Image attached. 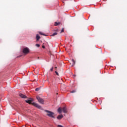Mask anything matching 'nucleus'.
<instances>
[{
    "label": "nucleus",
    "mask_w": 127,
    "mask_h": 127,
    "mask_svg": "<svg viewBox=\"0 0 127 127\" xmlns=\"http://www.w3.org/2000/svg\"><path fill=\"white\" fill-rule=\"evenodd\" d=\"M75 92H76L75 90H73V91H71L70 93H75Z\"/></svg>",
    "instance_id": "17"
},
{
    "label": "nucleus",
    "mask_w": 127,
    "mask_h": 127,
    "mask_svg": "<svg viewBox=\"0 0 127 127\" xmlns=\"http://www.w3.org/2000/svg\"><path fill=\"white\" fill-rule=\"evenodd\" d=\"M42 48H43V49H45V46H42Z\"/></svg>",
    "instance_id": "18"
},
{
    "label": "nucleus",
    "mask_w": 127,
    "mask_h": 127,
    "mask_svg": "<svg viewBox=\"0 0 127 127\" xmlns=\"http://www.w3.org/2000/svg\"><path fill=\"white\" fill-rule=\"evenodd\" d=\"M32 101H33L32 98H29L28 100H25V102L26 103H27V104H31V103H32Z\"/></svg>",
    "instance_id": "6"
},
{
    "label": "nucleus",
    "mask_w": 127,
    "mask_h": 127,
    "mask_svg": "<svg viewBox=\"0 0 127 127\" xmlns=\"http://www.w3.org/2000/svg\"><path fill=\"white\" fill-rule=\"evenodd\" d=\"M39 34H40L41 35H44V36H46V35L43 34V33L42 32H40Z\"/></svg>",
    "instance_id": "12"
},
{
    "label": "nucleus",
    "mask_w": 127,
    "mask_h": 127,
    "mask_svg": "<svg viewBox=\"0 0 127 127\" xmlns=\"http://www.w3.org/2000/svg\"><path fill=\"white\" fill-rule=\"evenodd\" d=\"M61 32H64V29H62V30H61Z\"/></svg>",
    "instance_id": "19"
},
{
    "label": "nucleus",
    "mask_w": 127,
    "mask_h": 127,
    "mask_svg": "<svg viewBox=\"0 0 127 127\" xmlns=\"http://www.w3.org/2000/svg\"><path fill=\"white\" fill-rule=\"evenodd\" d=\"M63 115H59L57 117L58 120H61V119H63Z\"/></svg>",
    "instance_id": "8"
},
{
    "label": "nucleus",
    "mask_w": 127,
    "mask_h": 127,
    "mask_svg": "<svg viewBox=\"0 0 127 127\" xmlns=\"http://www.w3.org/2000/svg\"><path fill=\"white\" fill-rule=\"evenodd\" d=\"M55 73L56 74V75H57V76H59V73H58V72H57L56 71H55Z\"/></svg>",
    "instance_id": "16"
},
{
    "label": "nucleus",
    "mask_w": 127,
    "mask_h": 127,
    "mask_svg": "<svg viewBox=\"0 0 127 127\" xmlns=\"http://www.w3.org/2000/svg\"><path fill=\"white\" fill-rule=\"evenodd\" d=\"M50 70H51V71H53V67H52V68L50 69Z\"/></svg>",
    "instance_id": "20"
},
{
    "label": "nucleus",
    "mask_w": 127,
    "mask_h": 127,
    "mask_svg": "<svg viewBox=\"0 0 127 127\" xmlns=\"http://www.w3.org/2000/svg\"><path fill=\"white\" fill-rule=\"evenodd\" d=\"M72 64H73L72 65H75V61L72 59Z\"/></svg>",
    "instance_id": "13"
},
{
    "label": "nucleus",
    "mask_w": 127,
    "mask_h": 127,
    "mask_svg": "<svg viewBox=\"0 0 127 127\" xmlns=\"http://www.w3.org/2000/svg\"><path fill=\"white\" fill-rule=\"evenodd\" d=\"M62 111L64 114H66V113H67V108L65 107H63L62 109L61 108V107L59 108V109H58V112L60 114H61V113H62Z\"/></svg>",
    "instance_id": "1"
},
{
    "label": "nucleus",
    "mask_w": 127,
    "mask_h": 127,
    "mask_svg": "<svg viewBox=\"0 0 127 127\" xmlns=\"http://www.w3.org/2000/svg\"><path fill=\"white\" fill-rule=\"evenodd\" d=\"M19 96L21 98H22V99H26L27 98V97L26 95H24L21 93L19 94Z\"/></svg>",
    "instance_id": "7"
},
{
    "label": "nucleus",
    "mask_w": 127,
    "mask_h": 127,
    "mask_svg": "<svg viewBox=\"0 0 127 127\" xmlns=\"http://www.w3.org/2000/svg\"><path fill=\"white\" fill-rule=\"evenodd\" d=\"M36 39H37V41H39V39H40V36H39V35L38 34L36 35Z\"/></svg>",
    "instance_id": "9"
},
{
    "label": "nucleus",
    "mask_w": 127,
    "mask_h": 127,
    "mask_svg": "<svg viewBox=\"0 0 127 127\" xmlns=\"http://www.w3.org/2000/svg\"><path fill=\"white\" fill-rule=\"evenodd\" d=\"M60 22H55V26H58V25H60Z\"/></svg>",
    "instance_id": "10"
},
{
    "label": "nucleus",
    "mask_w": 127,
    "mask_h": 127,
    "mask_svg": "<svg viewBox=\"0 0 127 127\" xmlns=\"http://www.w3.org/2000/svg\"><path fill=\"white\" fill-rule=\"evenodd\" d=\"M55 35H57V32H55V33H54L52 35V36H55Z\"/></svg>",
    "instance_id": "11"
},
{
    "label": "nucleus",
    "mask_w": 127,
    "mask_h": 127,
    "mask_svg": "<svg viewBox=\"0 0 127 127\" xmlns=\"http://www.w3.org/2000/svg\"><path fill=\"white\" fill-rule=\"evenodd\" d=\"M37 99L38 100L39 103H40V104H44V100L42 99V98H40L39 96H37Z\"/></svg>",
    "instance_id": "4"
},
{
    "label": "nucleus",
    "mask_w": 127,
    "mask_h": 127,
    "mask_svg": "<svg viewBox=\"0 0 127 127\" xmlns=\"http://www.w3.org/2000/svg\"><path fill=\"white\" fill-rule=\"evenodd\" d=\"M36 46L37 47H40V45H39V44H36Z\"/></svg>",
    "instance_id": "15"
},
{
    "label": "nucleus",
    "mask_w": 127,
    "mask_h": 127,
    "mask_svg": "<svg viewBox=\"0 0 127 127\" xmlns=\"http://www.w3.org/2000/svg\"><path fill=\"white\" fill-rule=\"evenodd\" d=\"M45 112L48 113L47 116H48L50 118H54V113L48 110H45Z\"/></svg>",
    "instance_id": "2"
},
{
    "label": "nucleus",
    "mask_w": 127,
    "mask_h": 127,
    "mask_svg": "<svg viewBox=\"0 0 127 127\" xmlns=\"http://www.w3.org/2000/svg\"><path fill=\"white\" fill-rule=\"evenodd\" d=\"M23 53L24 54H27L29 53V49L28 48H25L23 49Z\"/></svg>",
    "instance_id": "3"
},
{
    "label": "nucleus",
    "mask_w": 127,
    "mask_h": 127,
    "mask_svg": "<svg viewBox=\"0 0 127 127\" xmlns=\"http://www.w3.org/2000/svg\"><path fill=\"white\" fill-rule=\"evenodd\" d=\"M39 90H40L39 88H37L35 89V91H36V92L38 91Z\"/></svg>",
    "instance_id": "14"
},
{
    "label": "nucleus",
    "mask_w": 127,
    "mask_h": 127,
    "mask_svg": "<svg viewBox=\"0 0 127 127\" xmlns=\"http://www.w3.org/2000/svg\"><path fill=\"white\" fill-rule=\"evenodd\" d=\"M32 104L33 105V106H34V107H36V108H38V109H41L42 108L40 105L35 102H33V103H32Z\"/></svg>",
    "instance_id": "5"
},
{
    "label": "nucleus",
    "mask_w": 127,
    "mask_h": 127,
    "mask_svg": "<svg viewBox=\"0 0 127 127\" xmlns=\"http://www.w3.org/2000/svg\"><path fill=\"white\" fill-rule=\"evenodd\" d=\"M55 70H56V69H57V67L56 66V67H55Z\"/></svg>",
    "instance_id": "21"
}]
</instances>
